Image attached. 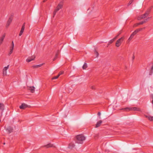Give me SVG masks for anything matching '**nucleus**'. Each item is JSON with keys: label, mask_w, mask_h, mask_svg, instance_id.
Masks as SVG:
<instances>
[{"label": "nucleus", "mask_w": 153, "mask_h": 153, "mask_svg": "<svg viewBox=\"0 0 153 153\" xmlns=\"http://www.w3.org/2000/svg\"><path fill=\"white\" fill-rule=\"evenodd\" d=\"M85 139V137L83 134H79L76 136V142L79 144H82Z\"/></svg>", "instance_id": "obj_1"}, {"label": "nucleus", "mask_w": 153, "mask_h": 153, "mask_svg": "<svg viewBox=\"0 0 153 153\" xmlns=\"http://www.w3.org/2000/svg\"><path fill=\"white\" fill-rule=\"evenodd\" d=\"M124 39V36H123L120 38L118 39L116 42L115 43V46L117 47H120Z\"/></svg>", "instance_id": "obj_2"}, {"label": "nucleus", "mask_w": 153, "mask_h": 153, "mask_svg": "<svg viewBox=\"0 0 153 153\" xmlns=\"http://www.w3.org/2000/svg\"><path fill=\"white\" fill-rule=\"evenodd\" d=\"M68 148L71 150H74V149H76L73 140H70L69 141Z\"/></svg>", "instance_id": "obj_3"}, {"label": "nucleus", "mask_w": 153, "mask_h": 153, "mask_svg": "<svg viewBox=\"0 0 153 153\" xmlns=\"http://www.w3.org/2000/svg\"><path fill=\"white\" fill-rule=\"evenodd\" d=\"M62 7V4L60 3L58 5L53 12V17H54V16L55 15L57 12L60 9H61Z\"/></svg>", "instance_id": "obj_4"}, {"label": "nucleus", "mask_w": 153, "mask_h": 153, "mask_svg": "<svg viewBox=\"0 0 153 153\" xmlns=\"http://www.w3.org/2000/svg\"><path fill=\"white\" fill-rule=\"evenodd\" d=\"M13 19V16L12 15L10 16L7 22V24L6 25V27H8L9 26L12 21Z\"/></svg>", "instance_id": "obj_5"}, {"label": "nucleus", "mask_w": 153, "mask_h": 153, "mask_svg": "<svg viewBox=\"0 0 153 153\" xmlns=\"http://www.w3.org/2000/svg\"><path fill=\"white\" fill-rule=\"evenodd\" d=\"M9 65H8L6 67H5L3 70V76H6L7 75V70L9 68Z\"/></svg>", "instance_id": "obj_6"}, {"label": "nucleus", "mask_w": 153, "mask_h": 153, "mask_svg": "<svg viewBox=\"0 0 153 153\" xmlns=\"http://www.w3.org/2000/svg\"><path fill=\"white\" fill-rule=\"evenodd\" d=\"M6 130L9 133H10L13 131V128L10 126H7L6 128Z\"/></svg>", "instance_id": "obj_7"}, {"label": "nucleus", "mask_w": 153, "mask_h": 153, "mask_svg": "<svg viewBox=\"0 0 153 153\" xmlns=\"http://www.w3.org/2000/svg\"><path fill=\"white\" fill-rule=\"evenodd\" d=\"M35 58V56H32L31 57H29L26 59V61L27 62H30V61L34 60Z\"/></svg>", "instance_id": "obj_8"}, {"label": "nucleus", "mask_w": 153, "mask_h": 153, "mask_svg": "<svg viewBox=\"0 0 153 153\" xmlns=\"http://www.w3.org/2000/svg\"><path fill=\"white\" fill-rule=\"evenodd\" d=\"M25 23L23 24V25H22V28L21 29L20 31L19 34V36H21L22 35V33L24 31V29H25Z\"/></svg>", "instance_id": "obj_9"}, {"label": "nucleus", "mask_w": 153, "mask_h": 153, "mask_svg": "<svg viewBox=\"0 0 153 153\" xmlns=\"http://www.w3.org/2000/svg\"><path fill=\"white\" fill-rule=\"evenodd\" d=\"M5 34L4 33L0 38V44L1 45L3 42L5 38Z\"/></svg>", "instance_id": "obj_10"}, {"label": "nucleus", "mask_w": 153, "mask_h": 153, "mask_svg": "<svg viewBox=\"0 0 153 153\" xmlns=\"http://www.w3.org/2000/svg\"><path fill=\"white\" fill-rule=\"evenodd\" d=\"M27 107L28 105L27 104L25 103H23L20 106L19 108L21 109H25Z\"/></svg>", "instance_id": "obj_11"}, {"label": "nucleus", "mask_w": 153, "mask_h": 153, "mask_svg": "<svg viewBox=\"0 0 153 153\" xmlns=\"http://www.w3.org/2000/svg\"><path fill=\"white\" fill-rule=\"evenodd\" d=\"M145 28V27H143L142 28H139L138 29H137L135 30L133 32L135 34H136L138 33L139 31L142 30L143 29H144Z\"/></svg>", "instance_id": "obj_12"}, {"label": "nucleus", "mask_w": 153, "mask_h": 153, "mask_svg": "<svg viewBox=\"0 0 153 153\" xmlns=\"http://www.w3.org/2000/svg\"><path fill=\"white\" fill-rule=\"evenodd\" d=\"M153 6H151L150 7H149L146 11V13L148 14L149 15L152 9L153 8Z\"/></svg>", "instance_id": "obj_13"}, {"label": "nucleus", "mask_w": 153, "mask_h": 153, "mask_svg": "<svg viewBox=\"0 0 153 153\" xmlns=\"http://www.w3.org/2000/svg\"><path fill=\"white\" fill-rule=\"evenodd\" d=\"M135 35L136 34L134 32L132 33L131 34V36L129 37V38L128 39V42H130Z\"/></svg>", "instance_id": "obj_14"}, {"label": "nucleus", "mask_w": 153, "mask_h": 153, "mask_svg": "<svg viewBox=\"0 0 153 153\" xmlns=\"http://www.w3.org/2000/svg\"><path fill=\"white\" fill-rule=\"evenodd\" d=\"M35 88L33 86L30 87L28 88V89L30 91L31 93H33L35 91Z\"/></svg>", "instance_id": "obj_15"}, {"label": "nucleus", "mask_w": 153, "mask_h": 153, "mask_svg": "<svg viewBox=\"0 0 153 153\" xmlns=\"http://www.w3.org/2000/svg\"><path fill=\"white\" fill-rule=\"evenodd\" d=\"M102 123V121L101 120H100V121H98L97 123L96 124V125L95 127L97 128V127H99L100 126Z\"/></svg>", "instance_id": "obj_16"}, {"label": "nucleus", "mask_w": 153, "mask_h": 153, "mask_svg": "<svg viewBox=\"0 0 153 153\" xmlns=\"http://www.w3.org/2000/svg\"><path fill=\"white\" fill-rule=\"evenodd\" d=\"M146 117L148 118V119L151 121H153V117H151V116H146Z\"/></svg>", "instance_id": "obj_17"}, {"label": "nucleus", "mask_w": 153, "mask_h": 153, "mask_svg": "<svg viewBox=\"0 0 153 153\" xmlns=\"http://www.w3.org/2000/svg\"><path fill=\"white\" fill-rule=\"evenodd\" d=\"M42 65H43V64H41L36 65H34V66H33V67L34 68H37L41 67Z\"/></svg>", "instance_id": "obj_18"}, {"label": "nucleus", "mask_w": 153, "mask_h": 153, "mask_svg": "<svg viewBox=\"0 0 153 153\" xmlns=\"http://www.w3.org/2000/svg\"><path fill=\"white\" fill-rule=\"evenodd\" d=\"M131 110H134V111H139L140 109L139 108H136V107H133L131 108Z\"/></svg>", "instance_id": "obj_19"}, {"label": "nucleus", "mask_w": 153, "mask_h": 153, "mask_svg": "<svg viewBox=\"0 0 153 153\" xmlns=\"http://www.w3.org/2000/svg\"><path fill=\"white\" fill-rule=\"evenodd\" d=\"M147 19H146V20H145L142 21V22L139 23V24L138 25H143L144 23L146 22V21H147Z\"/></svg>", "instance_id": "obj_20"}, {"label": "nucleus", "mask_w": 153, "mask_h": 153, "mask_svg": "<svg viewBox=\"0 0 153 153\" xmlns=\"http://www.w3.org/2000/svg\"><path fill=\"white\" fill-rule=\"evenodd\" d=\"M87 67V64L86 63H84L82 66V68L83 69H85Z\"/></svg>", "instance_id": "obj_21"}, {"label": "nucleus", "mask_w": 153, "mask_h": 153, "mask_svg": "<svg viewBox=\"0 0 153 153\" xmlns=\"http://www.w3.org/2000/svg\"><path fill=\"white\" fill-rule=\"evenodd\" d=\"M4 105L2 103H0V109L3 110L4 109Z\"/></svg>", "instance_id": "obj_22"}, {"label": "nucleus", "mask_w": 153, "mask_h": 153, "mask_svg": "<svg viewBox=\"0 0 153 153\" xmlns=\"http://www.w3.org/2000/svg\"><path fill=\"white\" fill-rule=\"evenodd\" d=\"M115 40L113 38V39H111V40H110L109 42H108V45H109L110 44H111Z\"/></svg>", "instance_id": "obj_23"}, {"label": "nucleus", "mask_w": 153, "mask_h": 153, "mask_svg": "<svg viewBox=\"0 0 153 153\" xmlns=\"http://www.w3.org/2000/svg\"><path fill=\"white\" fill-rule=\"evenodd\" d=\"M53 146V145L51 144V143H49L45 146V147H46V148H48V147H51L52 146Z\"/></svg>", "instance_id": "obj_24"}, {"label": "nucleus", "mask_w": 153, "mask_h": 153, "mask_svg": "<svg viewBox=\"0 0 153 153\" xmlns=\"http://www.w3.org/2000/svg\"><path fill=\"white\" fill-rule=\"evenodd\" d=\"M143 16V15L140 16H138L137 18V19L138 20H141L142 19H144Z\"/></svg>", "instance_id": "obj_25"}, {"label": "nucleus", "mask_w": 153, "mask_h": 153, "mask_svg": "<svg viewBox=\"0 0 153 153\" xmlns=\"http://www.w3.org/2000/svg\"><path fill=\"white\" fill-rule=\"evenodd\" d=\"M149 15V14H148L146 13H145L143 15V17L144 18H146L147 16H148Z\"/></svg>", "instance_id": "obj_26"}, {"label": "nucleus", "mask_w": 153, "mask_h": 153, "mask_svg": "<svg viewBox=\"0 0 153 153\" xmlns=\"http://www.w3.org/2000/svg\"><path fill=\"white\" fill-rule=\"evenodd\" d=\"M121 32L119 33L114 38V39L115 40L121 34Z\"/></svg>", "instance_id": "obj_27"}, {"label": "nucleus", "mask_w": 153, "mask_h": 153, "mask_svg": "<svg viewBox=\"0 0 153 153\" xmlns=\"http://www.w3.org/2000/svg\"><path fill=\"white\" fill-rule=\"evenodd\" d=\"M58 54H59V52H58L56 54V55H55V58H54V59H53V60H55V59H56L58 57Z\"/></svg>", "instance_id": "obj_28"}, {"label": "nucleus", "mask_w": 153, "mask_h": 153, "mask_svg": "<svg viewBox=\"0 0 153 153\" xmlns=\"http://www.w3.org/2000/svg\"><path fill=\"white\" fill-rule=\"evenodd\" d=\"M59 77V76L58 75L57 76H54L52 78V79H57Z\"/></svg>", "instance_id": "obj_29"}, {"label": "nucleus", "mask_w": 153, "mask_h": 153, "mask_svg": "<svg viewBox=\"0 0 153 153\" xmlns=\"http://www.w3.org/2000/svg\"><path fill=\"white\" fill-rule=\"evenodd\" d=\"M133 1L132 0H131L129 3H128V6L130 5L132 3V2H133Z\"/></svg>", "instance_id": "obj_30"}, {"label": "nucleus", "mask_w": 153, "mask_h": 153, "mask_svg": "<svg viewBox=\"0 0 153 153\" xmlns=\"http://www.w3.org/2000/svg\"><path fill=\"white\" fill-rule=\"evenodd\" d=\"M13 51L10 50V51L8 53V55H10L13 53Z\"/></svg>", "instance_id": "obj_31"}, {"label": "nucleus", "mask_w": 153, "mask_h": 153, "mask_svg": "<svg viewBox=\"0 0 153 153\" xmlns=\"http://www.w3.org/2000/svg\"><path fill=\"white\" fill-rule=\"evenodd\" d=\"M14 46H10V50L13 51L14 48Z\"/></svg>", "instance_id": "obj_32"}, {"label": "nucleus", "mask_w": 153, "mask_h": 153, "mask_svg": "<svg viewBox=\"0 0 153 153\" xmlns=\"http://www.w3.org/2000/svg\"><path fill=\"white\" fill-rule=\"evenodd\" d=\"M63 73V71L60 72L58 74V75L59 76L60 75L62 74Z\"/></svg>", "instance_id": "obj_33"}, {"label": "nucleus", "mask_w": 153, "mask_h": 153, "mask_svg": "<svg viewBox=\"0 0 153 153\" xmlns=\"http://www.w3.org/2000/svg\"><path fill=\"white\" fill-rule=\"evenodd\" d=\"M125 109L126 110H130L131 109V108H125Z\"/></svg>", "instance_id": "obj_34"}, {"label": "nucleus", "mask_w": 153, "mask_h": 153, "mask_svg": "<svg viewBox=\"0 0 153 153\" xmlns=\"http://www.w3.org/2000/svg\"><path fill=\"white\" fill-rule=\"evenodd\" d=\"M91 88L92 89H95V87L94 86H91Z\"/></svg>", "instance_id": "obj_35"}, {"label": "nucleus", "mask_w": 153, "mask_h": 153, "mask_svg": "<svg viewBox=\"0 0 153 153\" xmlns=\"http://www.w3.org/2000/svg\"><path fill=\"white\" fill-rule=\"evenodd\" d=\"M95 52L97 55V57H98L99 55V53L98 52L96 51H95Z\"/></svg>", "instance_id": "obj_36"}, {"label": "nucleus", "mask_w": 153, "mask_h": 153, "mask_svg": "<svg viewBox=\"0 0 153 153\" xmlns=\"http://www.w3.org/2000/svg\"><path fill=\"white\" fill-rule=\"evenodd\" d=\"M139 24V23H136V24H135L134 25V26H135V27H136V26H137L139 25H138V24Z\"/></svg>", "instance_id": "obj_37"}, {"label": "nucleus", "mask_w": 153, "mask_h": 153, "mask_svg": "<svg viewBox=\"0 0 153 153\" xmlns=\"http://www.w3.org/2000/svg\"><path fill=\"white\" fill-rule=\"evenodd\" d=\"M151 70L152 71L153 70V65L152 66V67L151 68Z\"/></svg>", "instance_id": "obj_38"}, {"label": "nucleus", "mask_w": 153, "mask_h": 153, "mask_svg": "<svg viewBox=\"0 0 153 153\" xmlns=\"http://www.w3.org/2000/svg\"><path fill=\"white\" fill-rule=\"evenodd\" d=\"M11 46H14V44L13 42V41H12V44Z\"/></svg>", "instance_id": "obj_39"}, {"label": "nucleus", "mask_w": 153, "mask_h": 153, "mask_svg": "<svg viewBox=\"0 0 153 153\" xmlns=\"http://www.w3.org/2000/svg\"><path fill=\"white\" fill-rule=\"evenodd\" d=\"M98 115H101V113H100V112H99L98 113Z\"/></svg>", "instance_id": "obj_40"}, {"label": "nucleus", "mask_w": 153, "mask_h": 153, "mask_svg": "<svg viewBox=\"0 0 153 153\" xmlns=\"http://www.w3.org/2000/svg\"><path fill=\"white\" fill-rule=\"evenodd\" d=\"M125 108H122L121 109L123 110H125Z\"/></svg>", "instance_id": "obj_41"}, {"label": "nucleus", "mask_w": 153, "mask_h": 153, "mask_svg": "<svg viewBox=\"0 0 153 153\" xmlns=\"http://www.w3.org/2000/svg\"><path fill=\"white\" fill-rule=\"evenodd\" d=\"M152 99H153V100H152V104H153V97L152 98Z\"/></svg>", "instance_id": "obj_42"}, {"label": "nucleus", "mask_w": 153, "mask_h": 153, "mask_svg": "<svg viewBox=\"0 0 153 153\" xmlns=\"http://www.w3.org/2000/svg\"><path fill=\"white\" fill-rule=\"evenodd\" d=\"M5 143H4V145H5Z\"/></svg>", "instance_id": "obj_43"}, {"label": "nucleus", "mask_w": 153, "mask_h": 153, "mask_svg": "<svg viewBox=\"0 0 153 153\" xmlns=\"http://www.w3.org/2000/svg\"><path fill=\"white\" fill-rule=\"evenodd\" d=\"M133 1H134V0H132Z\"/></svg>", "instance_id": "obj_44"}]
</instances>
